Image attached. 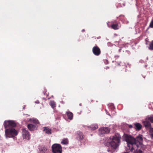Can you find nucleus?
Segmentation results:
<instances>
[{
    "label": "nucleus",
    "instance_id": "nucleus-11",
    "mask_svg": "<svg viewBox=\"0 0 153 153\" xmlns=\"http://www.w3.org/2000/svg\"><path fill=\"white\" fill-rule=\"evenodd\" d=\"M108 107L109 109L111 111L112 114L114 115L116 113L114 111L115 108L114 104L112 103L109 104H108Z\"/></svg>",
    "mask_w": 153,
    "mask_h": 153
},
{
    "label": "nucleus",
    "instance_id": "nucleus-36",
    "mask_svg": "<svg viewBox=\"0 0 153 153\" xmlns=\"http://www.w3.org/2000/svg\"><path fill=\"white\" fill-rule=\"evenodd\" d=\"M84 31H85V30H84V29H82V32H84Z\"/></svg>",
    "mask_w": 153,
    "mask_h": 153
},
{
    "label": "nucleus",
    "instance_id": "nucleus-37",
    "mask_svg": "<svg viewBox=\"0 0 153 153\" xmlns=\"http://www.w3.org/2000/svg\"><path fill=\"white\" fill-rule=\"evenodd\" d=\"M121 50V48L119 50V52H120Z\"/></svg>",
    "mask_w": 153,
    "mask_h": 153
},
{
    "label": "nucleus",
    "instance_id": "nucleus-2",
    "mask_svg": "<svg viewBox=\"0 0 153 153\" xmlns=\"http://www.w3.org/2000/svg\"><path fill=\"white\" fill-rule=\"evenodd\" d=\"M110 142L107 143V146H111L114 149H116L120 145L121 136L118 133H116L114 135L110 137Z\"/></svg>",
    "mask_w": 153,
    "mask_h": 153
},
{
    "label": "nucleus",
    "instance_id": "nucleus-25",
    "mask_svg": "<svg viewBox=\"0 0 153 153\" xmlns=\"http://www.w3.org/2000/svg\"><path fill=\"white\" fill-rule=\"evenodd\" d=\"M150 136L153 139V128H151L150 129Z\"/></svg>",
    "mask_w": 153,
    "mask_h": 153
},
{
    "label": "nucleus",
    "instance_id": "nucleus-16",
    "mask_svg": "<svg viewBox=\"0 0 153 153\" xmlns=\"http://www.w3.org/2000/svg\"><path fill=\"white\" fill-rule=\"evenodd\" d=\"M134 128L138 130H140L142 128V125L138 123H134Z\"/></svg>",
    "mask_w": 153,
    "mask_h": 153
},
{
    "label": "nucleus",
    "instance_id": "nucleus-15",
    "mask_svg": "<svg viewBox=\"0 0 153 153\" xmlns=\"http://www.w3.org/2000/svg\"><path fill=\"white\" fill-rule=\"evenodd\" d=\"M143 125L146 128H150V129L152 128H151V125L150 122L147 121H144L143 122Z\"/></svg>",
    "mask_w": 153,
    "mask_h": 153
},
{
    "label": "nucleus",
    "instance_id": "nucleus-9",
    "mask_svg": "<svg viewBox=\"0 0 153 153\" xmlns=\"http://www.w3.org/2000/svg\"><path fill=\"white\" fill-rule=\"evenodd\" d=\"M143 150L140 147H139V148H137L136 147L134 149H133V150L132 152H131L130 151V149L129 152H132L134 150L133 152V153H142L143 152V150L144 149V148L143 146Z\"/></svg>",
    "mask_w": 153,
    "mask_h": 153
},
{
    "label": "nucleus",
    "instance_id": "nucleus-45",
    "mask_svg": "<svg viewBox=\"0 0 153 153\" xmlns=\"http://www.w3.org/2000/svg\"><path fill=\"white\" fill-rule=\"evenodd\" d=\"M148 59V57H147V59Z\"/></svg>",
    "mask_w": 153,
    "mask_h": 153
},
{
    "label": "nucleus",
    "instance_id": "nucleus-13",
    "mask_svg": "<svg viewBox=\"0 0 153 153\" xmlns=\"http://www.w3.org/2000/svg\"><path fill=\"white\" fill-rule=\"evenodd\" d=\"M41 153H49V150L45 146L42 147L40 149Z\"/></svg>",
    "mask_w": 153,
    "mask_h": 153
},
{
    "label": "nucleus",
    "instance_id": "nucleus-35",
    "mask_svg": "<svg viewBox=\"0 0 153 153\" xmlns=\"http://www.w3.org/2000/svg\"><path fill=\"white\" fill-rule=\"evenodd\" d=\"M115 58H117L119 57V56L118 55H116L115 56Z\"/></svg>",
    "mask_w": 153,
    "mask_h": 153
},
{
    "label": "nucleus",
    "instance_id": "nucleus-1",
    "mask_svg": "<svg viewBox=\"0 0 153 153\" xmlns=\"http://www.w3.org/2000/svg\"><path fill=\"white\" fill-rule=\"evenodd\" d=\"M142 137L141 134H139L135 138L131 135L124 134L123 136V141H125L127 142L128 149L132 152L133 149L136 147L138 148L140 147L142 149H143V146L142 145Z\"/></svg>",
    "mask_w": 153,
    "mask_h": 153
},
{
    "label": "nucleus",
    "instance_id": "nucleus-10",
    "mask_svg": "<svg viewBox=\"0 0 153 153\" xmlns=\"http://www.w3.org/2000/svg\"><path fill=\"white\" fill-rule=\"evenodd\" d=\"M77 134L76 138L77 140L80 141L82 140L84 138V135L82 132L80 131H77Z\"/></svg>",
    "mask_w": 153,
    "mask_h": 153
},
{
    "label": "nucleus",
    "instance_id": "nucleus-33",
    "mask_svg": "<svg viewBox=\"0 0 153 153\" xmlns=\"http://www.w3.org/2000/svg\"><path fill=\"white\" fill-rule=\"evenodd\" d=\"M139 62L141 63L144 62V61L142 60H141Z\"/></svg>",
    "mask_w": 153,
    "mask_h": 153
},
{
    "label": "nucleus",
    "instance_id": "nucleus-39",
    "mask_svg": "<svg viewBox=\"0 0 153 153\" xmlns=\"http://www.w3.org/2000/svg\"><path fill=\"white\" fill-rule=\"evenodd\" d=\"M108 68H109V67H106V69H108Z\"/></svg>",
    "mask_w": 153,
    "mask_h": 153
},
{
    "label": "nucleus",
    "instance_id": "nucleus-41",
    "mask_svg": "<svg viewBox=\"0 0 153 153\" xmlns=\"http://www.w3.org/2000/svg\"><path fill=\"white\" fill-rule=\"evenodd\" d=\"M129 153L128 152H124V153Z\"/></svg>",
    "mask_w": 153,
    "mask_h": 153
},
{
    "label": "nucleus",
    "instance_id": "nucleus-8",
    "mask_svg": "<svg viewBox=\"0 0 153 153\" xmlns=\"http://www.w3.org/2000/svg\"><path fill=\"white\" fill-rule=\"evenodd\" d=\"M92 52L94 54L97 56L99 55L101 53L100 50L97 46H95L93 47Z\"/></svg>",
    "mask_w": 153,
    "mask_h": 153
},
{
    "label": "nucleus",
    "instance_id": "nucleus-6",
    "mask_svg": "<svg viewBox=\"0 0 153 153\" xmlns=\"http://www.w3.org/2000/svg\"><path fill=\"white\" fill-rule=\"evenodd\" d=\"M99 135L100 136H103L104 134L108 133L110 131V129L108 127H102L99 129Z\"/></svg>",
    "mask_w": 153,
    "mask_h": 153
},
{
    "label": "nucleus",
    "instance_id": "nucleus-28",
    "mask_svg": "<svg viewBox=\"0 0 153 153\" xmlns=\"http://www.w3.org/2000/svg\"><path fill=\"white\" fill-rule=\"evenodd\" d=\"M105 111L106 113V114L107 115L110 116H111V115L109 114V113L108 112V111L106 110V109H105Z\"/></svg>",
    "mask_w": 153,
    "mask_h": 153
},
{
    "label": "nucleus",
    "instance_id": "nucleus-26",
    "mask_svg": "<svg viewBox=\"0 0 153 153\" xmlns=\"http://www.w3.org/2000/svg\"><path fill=\"white\" fill-rule=\"evenodd\" d=\"M149 120L151 122L153 123V116L150 117L149 118Z\"/></svg>",
    "mask_w": 153,
    "mask_h": 153
},
{
    "label": "nucleus",
    "instance_id": "nucleus-44",
    "mask_svg": "<svg viewBox=\"0 0 153 153\" xmlns=\"http://www.w3.org/2000/svg\"><path fill=\"white\" fill-rule=\"evenodd\" d=\"M123 5H125V4H123Z\"/></svg>",
    "mask_w": 153,
    "mask_h": 153
},
{
    "label": "nucleus",
    "instance_id": "nucleus-17",
    "mask_svg": "<svg viewBox=\"0 0 153 153\" xmlns=\"http://www.w3.org/2000/svg\"><path fill=\"white\" fill-rule=\"evenodd\" d=\"M28 129L30 131H34L36 127L35 126L32 124H28L27 126Z\"/></svg>",
    "mask_w": 153,
    "mask_h": 153
},
{
    "label": "nucleus",
    "instance_id": "nucleus-5",
    "mask_svg": "<svg viewBox=\"0 0 153 153\" xmlns=\"http://www.w3.org/2000/svg\"><path fill=\"white\" fill-rule=\"evenodd\" d=\"M5 128H13L16 126V124L14 121L13 120H5L4 123Z\"/></svg>",
    "mask_w": 153,
    "mask_h": 153
},
{
    "label": "nucleus",
    "instance_id": "nucleus-40",
    "mask_svg": "<svg viewBox=\"0 0 153 153\" xmlns=\"http://www.w3.org/2000/svg\"><path fill=\"white\" fill-rule=\"evenodd\" d=\"M79 105L80 106H81L82 105V104L81 103H80L79 104Z\"/></svg>",
    "mask_w": 153,
    "mask_h": 153
},
{
    "label": "nucleus",
    "instance_id": "nucleus-21",
    "mask_svg": "<svg viewBox=\"0 0 153 153\" xmlns=\"http://www.w3.org/2000/svg\"><path fill=\"white\" fill-rule=\"evenodd\" d=\"M98 127L97 124H93L90 126L91 130H94L98 128Z\"/></svg>",
    "mask_w": 153,
    "mask_h": 153
},
{
    "label": "nucleus",
    "instance_id": "nucleus-19",
    "mask_svg": "<svg viewBox=\"0 0 153 153\" xmlns=\"http://www.w3.org/2000/svg\"><path fill=\"white\" fill-rule=\"evenodd\" d=\"M66 114L68 119L70 120H71L73 119V114L72 112L70 111H68L66 112Z\"/></svg>",
    "mask_w": 153,
    "mask_h": 153
},
{
    "label": "nucleus",
    "instance_id": "nucleus-42",
    "mask_svg": "<svg viewBox=\"0 0 153 153\" xmlns=\"http://www.w3.org/2000/svg\"><path fill=\"white\" fill-rule=\"evenodd\" d=\"M25 106L23 107V109H25Z\"/></svg>",
    "mask_w": 153,
    "mask_h": 153
},
{
    "label": "nucleus",
    "instance_id": "nucleus-32",
    "mask_svg": "<svg viewBox=\"0 0 153 153\" xmlns=\"http://www.w3.org/2000/svg\"><path fill=\"white\" fill-rule=\"evenodd\" d=\"M119 19H120V20H121V21L122 19L124 20V19L123 18L120 17V15L119 16Z\"/></svg>",
    "mask_w": 153,
    "mask_h": 153
},
{
    "label": "nucleus",
    "instance_id": "nucleus-34",
    "mask_svg": "<svg viewBox=\"0 0 153 153\" xmlns=\"http://www.w3.org/2000/svg\"><path fill=\"white\" fill-rule=\"evenodd\" d=\"M128 126L130 128H132L133 127L131 125H129Z\"/></svg>",
    "mask_w": 153,
    "mask_h": 153
},
{
    "label": "nucleus",
    "instance_id": "nucleus-18",
    "mask_svg": "<svg viewBox=\"0 0 153 153\" xmlns=\"http://www.w3.org/2000/svg\"><path fill=\"white\" fill-rule=\"evenodd\" d=\"M29 121H30L31 123H33L35 124H39V122L38 120L36 118H30V119Z\"/></svg>",
    "mask_w": 153,
    "mask_h": 153
},
{
    "label": "nucleus",
    "instance_id": "nucleus-24",
    "mask_svg": "<svg viewBox=\"0 0 153 153\" xmlns=\"http://www.w3.org/2000/svg\"><path fill=\"white\" fill-rule=\"evenodd\" d=\"M149 49L151 50H153V41L150 43Z\"/></svg>",
    "mask_w": 153,
    "mask_h": 153
},
{
    "label": "nucleus",
    "instance_id": "nucleus-29",
    "mask_svg": "<svg viewBox=\"0 0 153 153\" xmlns=\"http://www.w3.org/2000/svg\"><path fill=\"white\" fill-rule=\"evenodd\" d=\"M107 45L108 46H112V44L110 42H108L107 43Z\"/></svg>",
    "mask_w": 153,
    "mask_h": 153
},
{
    "label": "nucleus",
    "instance_id": "nucleus-27",
    "mask_svg": "<svg viewBox=\"0 0 153 153\" xmlns=\"http://www.w3.org/2000/svg\"><path fill=\"white\" fill-rule=\"evenodd\" d=\"M104 62L105 64H107L108 63V61L106 59H105L104 60Z\"/></svg>",
    "mask_w": 153,
    "mask_h": 153
},
{
    "label": "nucleus",
    "instance_id": "nucleus-30",
    "mask_svg": "<svg viewBox=\"0 0 153 153\" xmlns=\"http://www.w3.org/2000/svg\"><path fill=\"white\" fill-rule=\"evenodd\" d=\"M35 103L39 104V100H37L35 102Z\"/></svg>",
    "mask_w": 153,
    "mask_h": 153
},
{
    "label": "nucleus",
    "instance_id": "nucleus-3",
    "mask_svg": "<svg viewBox=\"0 0 153 153\" xmlns=\"http://www.w3.org/2000/svg\"><path fill=\"white\" fill-rule=\"evenodd\" d=\"M5 136L6 138H13L15 139V136L18 134V131L13 128H5Z\"/></svg>",
    "mask_w": 153,
    "mask_h": 153
},
{
    "label": "nucleus",
    "instance_id": "nucleus-14",
    "mask_svg": "<svg viewBox=\"0 0 153 153\" xmlns=\"http://www.w3.org/2000/svg\"><path fill=\"white\" fill-rule=\"evenodd\" d=\"M121 27L120 24V23L112 24L111 27L114 30H117L119 29Z\"/></svg>",
    "mask_w": 153,
    "mask_h": 153
},
{
    "label": "nucleus",
    "instance_id": "nucleus-4",
    "mask_svg": "<svg viewBox=\"0 0 153 153\" xmlns=\"http://www.w3.org/2000/svg\"><path fill=\"white\" fill-rule=\"evenodd\" d=\"M52 150L53 153H62V148L60 144L55 143L52 146Z\"/></svg>",
    "mask_w": 153,
    "mask_h": 153
},
{
    "label": "nucleus",
    "instance_id": "nucleus-43",
    "mask_svg": "<svg viewBox=\"0 0 153 153\" xmlns=\"http://www.w3.org/2000/svg\"><path fill=\"white\" fill-rule=\"evenodd\" d=\"M143 77L144 78H145V76H143Z\"/></svg>",
    "mask_w": 153,
    "mask_h": 153
},
{
    "label": "nucleus",
    "instance_id": "nucleus-22",
    "mask_svg": "<svg viewBox=\"0 0 153 153\" xmlns=\"http://www.w3.org/2000/svg\"><path fill=\"white\" fill-rule=\"evenodd\" d=\"M68 142L67 138H64L61 141V143L63 144L66 145L68 143Z\"/></svg>",
    "mask_w": 153,
    "mask_h": 153
},
{
    "label": "nucleus",
    "instance_id": "nucleus-38",
    "mask_svg": "<svg viewBox=\"0 0 153 153\" xmlns=\"http://www.w3.org/2000/svg\"><path fill=\"white\" fill-rule=\"evenodd\" d=\"M46 91H45V92H43V94H45V93H46Z\"/></svg>",
    "mask_w": 153,
    "mask_h": 153
},
{
    "label": "nucleus",
    "instance_id": "nucleus-20",
    "mask_svg": "<svg viewBox=\"0 0 153 153\" xmlns=\"http://www.w3.org/2000/svg\"><path fill=\"white\" fill-rule=\"evenodd\" d=\"M120 17L123 18L124 20L122 19L121 21L123 22V23L126 24H128L129 22L128 21H127L125 18V16L123 15H120Z\"/></svg>",
    "mask_w": 153,
    "mask_h": 153
},
{
    "label": "nucleus",
    "instance_id": "nucleus-12",
    "mask_svg": "<svg viewBox=\"0 0 153 153\" xmlns=\"http://www.w3.org/2000/svg\"><path fill=\"white\" fill-rule=\"evenodd\" d=\"M43 131L45 133L48 135L51 134V129L46 127H44L43 128Z\"/></svg>",
    "mask_w": 153,
    "mask_h": 153
},
{
    "label": "nucleus",
    "instance_id": "nucleus-23",
    "mask_svg": "<svg viewBox=\"0 0 153 153\" xmlns=\"http://www.w3.org/2000/svg\"><path fill=\"white\" fill-rule=\"evenodd\" d=\"M50 105L53 108H54L56 107V104L53 101H51Z\"/></svg>",
    "mask_w": 153,
    "mask_h": 153
},
{
    "label": "nucleus",
    "instance_id": "nucleus-7",
    "mask_svg": "<svg viewBox=\"0 0 153 153\" xmlns=\"http://www.w3.org/2000/svg\"><path fill=\"white\" fill-rule=\"evenodd\" d=\"M22 137L24 139L29 140L30 138V135L27 130L23 129L22 131Z\"/></svg>",
    "mask_w": 153,
    "mask_h": 153
},
{
    "label": "nucleus",
    "instance_id": "nucleus-31",
    "mask_svg": "<svg viewBox=\"0 0 153 153\" xmlns=\"http://www.w3.org/2000/svg\"><path fill=\"white\" fill-rule=\"evenodd\" d=\"M126 52H127L128 54H130V51H128L126 50Z\"/></svg>",
    "mask_w": 153,
    "mask_h": 153
}]
</instances>
